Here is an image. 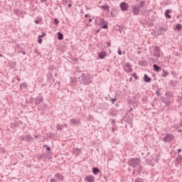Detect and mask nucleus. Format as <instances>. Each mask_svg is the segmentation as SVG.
Returning a JSON list of instances; mask_svg holds the SVG:
<instances>
[{
	"label": "nucleus",
	"mask_w": 182,
	"mask_h": 182,
	"mask_svg": "<svg viewBox=\"0 0 182 182\" xmlns=\"http://www.w3.org/2000/svg\"><path fill=\"white\" fill-rule=\"evenodd\" d=\"M82 153V151L79 149H73V154H75V156H77V154H80Z\"/></svg>",
	"instance_id": "16"
},
{
	"label": "nucleus",
	"mask_w": 182,
	"mask_h": 182,
	"mask_svg": "<svg viewBox=\"0 0 182 182\" xmlns=\"http://www.w3.org/2000/svg\"><path fill=\"white\" fill-rule=\"evenodd\" d=\"M118 55H122V50H120V48H119V50H118Z\"/></svg>",
	"instance_id": "39"
},
{
	"label": "nucleus",
	"mask_w": 182,
	"mask_h": 182,
	"mask_svg": "<svg viewBox=\"0 0 182 182\" xmlns=\"http://www.w3.org/2000/svg\"><path fill=\"white\" fill-rule=\"evenodd\" d=\"M99 24L100 25H102V28L103 29H107V21H106L105 20V18H100L99 19Z\"/></svg>",
	"instance_id": "5"
},
{
	"label": "nucleus",
	"mask_w": 182,
	"mask_h": 182,
	"mask_svg": "<svg viewBox=\"0 0 182 182\" xmlns=\"http://www.w3.org/2000/svg\"><path fill=\"white\" fill-rule=\"evenodd\" d=\"M44 36H46V34L45 33H43L42 35L38 36V38H44Z\"/></svg>",
	"instance_id": "34"
},
{
	"label": "nucleus",
	"mask_w": 182,
	"mask_h": 182,
	"mask_svg": "<svg viewBox=\"0 0 182 182\" xmlns=\"http://www.w3.org/2000/svg\"><path fill=\"white\" fill-rule=\"evenodd\" d=\"M85 180L87 182H95V177L92 175L86 176Z\"/></svg>",
	"instance_id": "10"
},
{
	"label": "nucleus",
	"mask_w": 182,
	"mask_h": 182,
	"mask_svg": "<svg viewBox=\"0 0 182 182\" xmlns=\"http://www.w3.org/2000/svg\"><path fill=\"white\" fill-rule=\"evenodd\" d=\"M36 53H38V54L39 53H38V50H36Z\"/></svg>",
	"instance_id": "52"
},
{
	"label": "nucleus",
	"mask_w": 182,
	"mask_h": 182,
	"mask_svg": "<svg viewBox=\"0 0 182 182\" xmlns=\"http://www.w3.org/2000/svg\"><path fill=\"white\" fill-rule=\"evenodd\" d=\"M92 172L94 174H97V173H100V170L97 167H95L92 168Z\"/></svg>",
	"instance_id": "19"
},
{
	"label": "nucleus",
	"mask_w": 182,
	"mask_h": 182,
	"mask_svg": "<svg viewBox=\"0 0 182 182\" xmlns=\"http://www.w3.org/2000/svg\"><path fill=\"white\" fill-rule=\"evenodd\" d=\"M112 124H114V123H116V121H114V119H112Z\"/></svg>",
	"instance_id": "43"
},
{
	"label": "nucleus",
	"mask_w": 182,
	"mask_h": 182,
	"mask_svg": "<svg viewBox=\"0 0 182 182\" xmlns=\"http://www.w3.org/2000/svg\"><path fill=\"white\" fill-rule=\"evenodd\" d=\"M173 139H174V136L171 134H168L164 138V141L165 143H167L168 141H171V140H173Z\"/></svg>",
	"instance_id": "6"
},
{
	"label": "nucleus",
	"mask_w": 182,
	"mask_h": 182,
	"mask_svg": "<svg viewBox=\"0 0 182 182\" xmlns=\"http://www.w3.org/2000/svg\"><path fill=\"white\" fill-rule=\"evenodd\" d=\"M107 46H111L110 42H107Z\"/></svg>",
	"instance_id": "44"
},
{
	"label": "nucleus",
	"mask_w": 182,
	"mask_h": 182,
	"mask_svg": "<svg viewBox=\"0 0 182 182\" xmlns=\"http://www.w3.org/2000/svg\"><path fill=\"white\" fill-rule=\"evenodd\" d=\"M56 129H58V130H63V125L57 124Z\"/></svg>",
	"instance_id": "26"
},
{
	"label": "nucleus",
	"mask_w": 182,
	"mask_h": 182,
	"mask_svg": "<svg viewBox=\"0 0 182 182\" xmlns=\"http://www.w3.org/2000/svg\"><path fill=\"white\" fill-rule=\"evenodd\" d=\"M112 132H114V130H116V129H114V127H112Z\"/></svg>",
	"instance_id": "47"
},
{
	"label": "nucleus",
	"mask_w": 182,
	"mask_h": 182,
	"mask_svg": "<svg viewBox=\"0 0 182 182\" xmlns=\"http://www.w3.org/2000/svg\"><path fill=\"white\" fill-rule=\"evenodd\" d=\"M17 49H19V46H17Z\"/></svg>",
	"instance_id": "55"
},
{
	"label": "nucleus",
	"mask_w": 182,
	"mask_h": 182,
	"mask_svg": "<svg viewBox=\"0 0 182 182\" xmlns=\"http://www.w3.org/2000/svg\"><path fill=\"white\" fill-rule=\"evenodd\" d=\"M47 150H48V151H50V148L48 147V148H47Z\"/></svg>",
	"instance_id": "48"
},
{
	"label": "nucleus",
	"mask_w": 182,
	"mask_h": 182,
	"mask_svg": "<svg viewBox=\"0 0 182 182\" xmlns=\"http://www.w3.org/2000/svg\"><path fill=\"white\" fill-rule=\"evenodd\" d=\"M23 55H26V53H25V52H23Z\"/></svg>",
	"instance_id": "56"
},
{
	"label": "nucleus",
	"mask_w": 182,
	"mask_h": 182,
	"mask_svg": "<svg viewBox=\"0 0 182 182\" xmlns=\"http://www.w3.org/2000/svg\"><path fill=\"white\" fill-rule=\"evenodd\" d=\"M109 116H116V113L114 112H109Z\"/></svg>",
	"instance_id": "36"
},
{
	"label": "nucleus",
	"mask_w": 182,
	"mask_h": 182,
	"mask_svg": "<svg viewBox=\"0 0 182 182\" xmlns=\"http://www.w3.org/2000/svg\"><path fill=\"white\" fill-rule=\"evenodd\" d=\"M80 83L82 85H90L92 83V78H90V75L87 73H82L79 77Z\"/></svg>",
	"instance_id": "1"
},
{
	"label": "nucleus",
	"mask_w": 182,
	"mask_h": 182,
	"mask_svg": "<svg viewBox=\"0 0 182 182\" xmlns=\"http://www.w3.org/2000/svg\"><path fill=\"white\" fill-rule=\"evenodd\" d=\"M153 68L156 72H160V70H161V68L159 67V65L156 64L153 65Z\"/></svg>",
	"instance_id": "18"
},
{
	"label": "nucleus",
	"mask_w": 182,
	"mask_h": 182,
	"mask_svg": "<svg viewBox=\"0 0 182 182\" xmlns=\"http://www.w3.org/2000/svg\"><path fill=\"white\" fill-rule=\"evenodd\" d=\"M17 52H18V53H19L21 51H19L18 50H17Z\"/></svg>",
	"instance_id": "53"
},
{
	"label": "nucleus",
	"mask_w": 182,
	"mask_h": 182,
	"mask_svg": "<svg viewBox=\"0 0 182 182\" xmlns=\"http://www.w3.org/2000/svg\"><path fill=\"white\" fill-rule=\"evenodd\" d=\"M120 9L122 11H127V9H129V4H127L124 1L121 3Z\"/></svg>",
	"instance_id": "8"
},
{
	"label": "nucleus",
	"mask_w": 182,
	"mask_h": 182,
	"mask_svg": "<svg viewBox=\"0 0 182 182\" xmlns=\"http://www.w3.org/2000/svg\"><path fill=\"white\" fill-rule=\"evenodd\" d=\"M35 139H39L40 137H41V136L40 135H35Z\"/></svg>",
	"instance_id": "42"
},
{
	"label": "nucleus",
	"mask_w": 182,
	"mask_h": 182,
	"mask_svg": "<svg viewBox=\"0 0 182 182\" xmlns=\"http://www.w3.org/2000/svg\"><path fill=\"white\" fill-rule=\"evenodd\" d=\"M181 126H182V122H181Z\"/></svg>",
	"instance_id": "59"
},
{
	"label": "nucleus",
	"mask_w": 182,
	"mask_h": 182,
	"mask_svg": "<svg viewBox=\"0 0 182 182\" xmlns=\"http://www.w3.org/2000/svg\"><path fill=\"white\" fill-rule=\"evenodd\" d=\"M129 81L132 82V78L129 79Z\"/></svg>",
	"instance_id": "57"
},
{
	"label": "nucleus",
	"mask_w": 182,
	"mask_h": 182,
	"mask_svg": "<svg viewBox=\"0 0 182 182\" xmlns=\"http://www.w3.org/2000/svg\"><path fill=\"white\" fill-rule=\"evenodd\" d=\"M178 153H181V149H178Z\"/></svg>",
	"instance_id": "46"
},
{
	"label": "nucleus",
	"mask_w": 182,
	"mask_h": 182,
	"mask_svg": "<svg viewBox=\"0 0 182 182\" xmlns=\"http://www.w3.org/2000/svg\"><path fill=\"white\" fill-rule=\"evenodd\" d=\"M182 25L181 24H177L176 26V31H181Z\"/></svg>",
	"instance_id": "24"
},
{
	"label": "nucleus",
	"mask_w": 182,
	"mask_h": 182,
	"mask_svg": "<svg viewBox=\"0 0 182 182\" xmlns=\"http://www.w3.org/2000/svg\"><path fill=\"white\" fill-rule=\"evenodd\" d=\"M50 182H58V181H56V179L55 178H52L50 179Z\"/></svg>",
	"instance_id": "35"
},
{
	"label": "nucleus",
	"mask_w": 182,
	"mask_h": 182,
	"mask_svg": "<svg viewBox=\"0 0 182 182\" xmlns=\"http://www.w3.org/2000/svg\"><path fill=\"white\" fill-rule=\"evenodd\" d=\"M154 53V56H156V58H160V56H161L160 47L155 46Z\"/></svg>",
	"instance_id": "4"
},
{
	"label": "nucleus",
	"mask_w": 182,
	"mask_h": 182,
	"mask_svg": "<svg viewBox=\"0 0 182 182\" xmlns=\"http://www.w3.org/2000/svg\"><path fill=\"white\" fill-rule=\"evenodd\" d=\"M132 12L134 15H139L140 14V6L134 5L132 6Z\"/></svg>",
	"instance_id": "3"
},
{
	"label": "nucleus",
	"mask_w": 182,
	"mask_h": 182,
	"mask_svg": "<svg viewBox=\"0 0 182 182\" xmlns=\"http://www.w3.org/2000/svg\"><path fill=\"white\" fill-rule=\"evenodd\" d=\"M146 163L149 165L153 167V166H154V163L153 162L152 160H148L146 161Z\"/></svg>",
	"instance_id": "23"
},
{
	"label": "nucleus",
	"mask_w": 182,
	"mask_h": 182,
	"mask_svg": "<svg viewBox=\"0 0 182 182\" xmlns=\"http://www.w3.org/2000/svg\"><path fill=\"white\" fill-rule=\"evenodd\" d=\"M112 102L113 103V105H114V102H117V98L114 97V98H112Z\"/></svg>",
	"instance_id": "31"
},
{
	"label": "nucleus",
	"mask_w": 182,
	"mask_h": 182,
	"mask_svg": "<svg viewBox=\"0 0 182 182\" xmlns=\"http://www.w3.org/2000/svg\"><path fill=\"white\" fill-rule=\"evenodd\" d=\"M178 161L179 163H182V160H181V161Z\"/></svg>",
	"instance_id": "51"
},
{
	"label": "nucleus",
	"mask_w": 182,
	"mask_h": 182,
	"mask_svg": "<svg viewBox=\"0 0 182 182\" xmlns=\"http://www.w3.org/2000/svg\"><path fill=\"white\" fill-rule=\"evenodd\" d=\"M141 170H143V167H141V166H139L138 167V173L140 174V173H141Z\"/></svg>",
	"instance_id": "28"
},
{
	"label": "nucleus",
	"mask_w": 182,
	"mask_h": 182,
	"mask_svg": "<svg viewBox=\"0 0 182 182\" xmlns=\"http://www.w3.org/2000/svg\"><path fill=\"white\" fill-rule=\"evenodd\" d=\"M21 87H26V83H23V84L21 85Z\"/></svg>",
	"instance_id": "37"
},
{
	"label": "nucleus",
	"mask_w": 182,
	"mask_h": 182,
	"mask_svg": "<svg viewBox=\"0 0 182 182\" xmlns=\"http://www.w3.org/2000/svg\"><path fill=\"white\" fill-rule=\"evenodd\" d=\"M43 102V97L38 96L35 99V105H41Z\"/></svg>",
	"instance_id": "9"
},
{
	"label": "nucleus",
	"mask_w": 182,
	"mask_h": 182,
	"mask_svg": "<svg viewBox=\"0 0 182 182\" xmlns=\"http://www.w3.org/2000/svg\"><path fill=\"white\" fill-rule=\"evenodd\" d=\"M80 123V121L77 119H71L70 120V124H75L76 126H77V124H79Z\"/></svg>",
	"instance_id": "12"
},
{
	"label": "nucleus",
	"mask_w": 182,
	"mask_h": 182,
	"mask_svg": "<svg viewBox=\"0 0 182 182\" xmlns=\"http://www.w3.org/2000/svg\"><path fill=\"white\" fill-rule=\"evenodd\" d=\"M72 7V4H68V8H71Z\"/></svg>",
	"instance_id": "45"
},
{
	"label": "nucleus",
	"mask_w": 182,
	"mask_h": 182,
	"mask_svg": "<svg viewBox=\"0 0 182 182\" xmlns=\"http://www.w3.org/2000/svg\"><path fill=\"white\" fill-rule=\"evenodd\" d=\"M156 95H157V96H160V91L159 90H157L156 92Z\"/></svg>",
	"instance_id": "41"
},
{
	"label": "nucleus",
	"mask_w": 182,
	"mask_h": 182,
	"mask_svg": "<svg viewBox=\"0 0 182 182\" xmlns=\"http://www.w3.org/2000/svg\"><path fill=\"white\" fill-rule=\"evenodd\" d=\"M171 13V11H170V10H166L165 11V16L166 18H168V19H170L171 18V16L170 15Z\"/></svg>",
	"instance_id": "17"
},
{
	"label": "nucleus",
	"mask_w": 182,
	"mask_h": 182,
	"mask_svg": "<svg viewBox=\"0 0 182 182\" xmlns=\"http://www.w3.org/2000/svg\"><path fill=\"white\" fill-rule=\"evenodd\" d=\"M134 182H144V181H143V178H136L134 180Z\"/></svg>",
	"instance_id": "27"
},
{
	"label": "nucleus",
	"mask_w": 182,
	"mask_h": 182,
	"mask_svg": "<svg viewBox=\"0 0 182 182\" xmlns=\"http://www.w3.org/2000/svg\"><path fill=\"white\" fill-rule=\"evenodd\" d=\"M144 80L147 83H150L151 82V78H150L146 74L144 75Z\"/></svg>",
	"instance_id": "15"
},
{
	"label": "nucleus",
	"mask_w": 182,
	"mask_h": 182,
	"mask_svg": "<svg viewBox=\"0 0 182 182\" xmlns=\"http://www.w3.org/2000/svg\"><path fill=\"white\" fill-rule=\"evenodd\" d=\"M0 182H1V179H0Z\"/></svg>",
	"instance_id": "60"
},
{
	"label": "nucleus",
	"mask_w": 182,
	"mask_h": 182,
	"mask_svg": "<svg viewBox=\"0 0 182 182\" xmlns=\"http://www.w3.org/2000/svg\"><path fill=\"white\" fill-rule=\"evenodd\" d=\"M124 69L125 72H127V73H130V72H132V65L129 63H126L125 65L124 66Z\"/></svg>",
	"instance_id": "7"
},
{
	"label": "nucleus",
	"mask_w": 182,
	"mask_h": 182,
	"mask_svg": "<svg viewBox=\"0 0 182 182\" xmlns=\"http://www.w3.org/2000/svg\"><path fill=\"white\" fill-rule=\"evenodd\" d=\"M128 164H129V166H131V167H134V168L137 167L138 166H139L140 161H139V160H129L128 161Z\"/></svg>",
	"instance_id": "2"
},
{
	"label": "nucleus",
	"mask_w": 182,
	"mask_h": 182,
	"mask_svg": "<svg viewBox=\"0 0 182 182\" xmlns=\"http://www.w3.org/2000/svg\"><path fill=\"white\" fill-rule=\"evenodd\" d=\"M89 22H92V18H90V19H89Z\"/></svg>",
	"instance_id": "50"
},
{
	"label": "nucleus",
	"mask_w": 182,
	"mask_h": 182,
	"mask_svg": "<svg viewBox=\"0 0 182 182\" xmlns=\"http://www.w3.org/2000/svg\"><path fill=\"white\" fill-rule=\"evenodd\" d=\"M58 41H63V34H62L60 32L58 33Z\"/></svg>",
	"instance_id": "21"
},
{
	"label": "nucleus",
	"mask_w": 182,
	"mask_h": 182,
	"mask_svg": "<svg viewBox=\"0 0 182 182\" xmlns=\"http://www.w3.org/2000/svg\"><path fill=\"white\" fill-rule=\"evenodd\" d=\"M64 127H68V124H64Z\"/></svg>",
	"instance_id": "49"
},
{
	"label": "nucleus",
	"mask_w": 182,
	"mask_h": 182,
	"mask_svg": "<svg viewBox=\"0 0 182 182\" xmlns=\"http://www.w3.org/2000/svg\"><path fill=\"white\" fill-rule=\"evenodd\" d=\"M32 166V165H28V167H31Z\"/></svg>",
	"instance_id": "54"
},
{
	"label": "nucleus",
	"mask_w": 182,
	"mask_h": 182,
	"mask_svg": "<svg viewBox=\"0 0 182 182\" xmlns=\"http://www.w3.org/2000/svg\"><path fill=\"white\" fill-rule=\"evenodd\" d=\"M107 55V54L106 53V51H102L100 53H98V56L100 59H105V58H106Z\"/></svg>",
	"instance_id": "11"
},
{
	"label": "nucleus",
	"mask_w": 182,
	"mask_h": 182,
	"mask_svg": "<svg viewBox=\"0 0 182 182\" xmlns=\"http://www.w3.org/2000/svg\"><path fill=\"white\" fill-rule=\"evenodd\" d=\"M70 81L72 83H76L77 82V79L75 77H71Z\"/></svg>",
	"instance_id": "25"
},
{
	"label": "nucleus",
	"mask_w": 182,
	"mask_h": 182,
	"mask_svg": "<svg viewBox=\"0 0 182 182\" xmlns=\"http://www.w3.org/2000/svg\"><path fill=\"white\" fill-rule=\"evenodd\" d=\"M19 140H21V141H25V136H19Z\"/></svg>",
	"instance_id": "30"
},
{
	"label": "nucleus",
	"mask_w": 182,
	"mask_h": 182,
	"mask_svg": "<svg viewBox=\"0 0 182 182\" xmlns=\"http://www.w3.org/2000/svg\"><path fill=\"white\" fill-rule=\"evenodd\" d=\"M54 23H55V25H58L59 24V20H58V18H55Z\"/></svg>",
	"instance_id": "33"
},
{
	"label": "nucleus",
	"mask_w": 182,
	"mask_h": 182,
	"mask_svg": "<svg viewBox=\"0 0 182 182\" xmlns=\"http://www.w3.org/2000/svg\"><path fill=\"white\" fill-rule=\"evenodd\" d=\"M144 4H145L144 1H141V2L140 3L139 8H143V6H144Z\"/></svg>",
	"instance_id": "32"
},
{
	"label": "nucleus",
	"mask_w": 182,
	"mask_h": 182,
	"mask_svg": "<svg viewBox=\"0 0 182 182\" xmlns=\"http://www.w3.org/2000/svg\"><path fill=\"white\" fill-rule=\"evenodd\" d=\"M41 23V20H35V23Z\"/></svg>",
	"instance_id": "40"
},
{
	"label": "nucleus",
	"mask_w": 182,
	"mask_h": 182,
	"mask_svg": "<svg viewBox=\"0 0 182 182\" xmlns=\"http://www.w3.org/2000/svg\"><path fill=\"white\" fill-rule=\"evenodd\" d=\"M132 76L133 77H134L135 80H137V79H139V77H137V74H136V73H133Z\"/></svg>",
	"instance_id": "29"
},
{
	"label": "nucleus",
	"mask_w": 182,
	"mask_h": 182,
	"mask_svg": "<svg viewBox=\"0 0 182 182\" xmlns=\"http://www.w3.org/2000/svg\"><path fill=\"white\" fill-rule=\"evenodd\" d=\"M85 16H87V14H86Z\"/></svg>",
	"instance_id": "58"
},
{
	"label": "nucleus",
	"mask_w": 182,
	"mask_h": 182,
	"mask_svg": "<svg viewBox=\"0 0 182 182\" xmlns=\"http://www.w3.org/2000/svg\"><path fill=\"white\" fill-rule=\"evenodd\" d=\"M55 178H58V180H61V181H63V176L62 174L57 173L55 174Z\"/></svg>",
	"instance_id": "14"
},
{
	"label": "nucleus",
	"mask_w": 182,
	"mask_h": 182,
	"mask_svg": "<svg viewBox=\"0 0 182 182\" xmlns=\"http://www.w3.org/2000/svg\"><path fill=\"white\" fill-rule=\"evenodd\" d=\"M38 43H42V38H38Z\"/></svg>",
	"instance_id": "38"
},
{
	"label": "nucleus",
	"mask_w": 182,
	"mask_h": 182,
	"mask_svg": "<svg viewBox=\"0 0 182 182\" xmlns=\"http://www.w3.org/2000/svg\"><path fill=\"white\" fill-rule=\"evenodd\" d=\"M32 140H33V137H32V136L28 134V135H25V141L27 142H30L32 141Z\"/></svg>",
	"instance_id": "13"
},
{
	"label": "nucleus",
	"mask_w": 182,
	"mask_h": 182,
	"mask_svg": "<svg viewBox=\"0 0 182 182\" xmlns=\"http://www.w3.org/2000/svg\"><path fill=\"white\" fill-rule=\"evenodd\" d=\"M161 76L162 77H166V76H168V71H166L165 70H164Z\"/></svg>",
	"instance_id": "22"
},
{
	"label": "nucleus",
	"mask_w": 182,
	"mask_h": 182,
	"mask_svg": "<svg viewBox=\"0 0 182 182\" xmlns=\"http://www.w3.org/2000/svg\"><path fill=\"white\" fill-rule=\"evenodd\" d=\"M100 8H101V9H103V11H108V12H109V5H105V6H100Z\"/></svg>",
	"instance_id": "20"
}]
</instances>
